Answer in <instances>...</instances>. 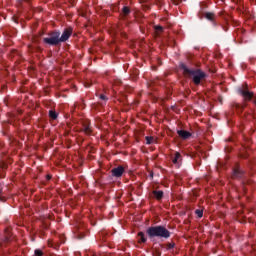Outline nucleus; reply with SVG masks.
I'll use <instances>...</instances> for the list:
<instances>
[{
  "mask_svg": "<svg viewBox=\"0 0 256 256\" xmlns=\"http://www.w3.org/2000/svg\"><path fill=\"white\" fill-rule=\"evenodd\" d=\"M147 234L149 235V237H164V239H169L171 235V233H169V230L162 226L148 228Z\"/></svg>",
  "mask_w": 256,
  "mask_h": 256,
  "instance_id": "nucleus-1",
  "label": "nucleus"
},
{
  "mask_svg": "<svg viewBox=\"0 0 256 256\" xmlns=\"http://www.w3.org/2000/svg\"><path fill=\"white\" fill-rule=\"evenodd\" d=\"M184 73L192 77L195 85H199L202 79H205V73L201 72V70H189L187 67H184Z\"/></svg>",
  "mask_w": 256,
  "mask_h": 256,
  "instance_id": "nucleus-2",
  "label": "nucleus"
},
{
  "mask_svg": "<svg viewBox=\"0 0 256 256\" xmlns=\"http://www.w3.org/2000/svg\"><path fill=\"white\" fill-rule=\"evenodd\" d=\"M59 32H54L48 37L44 38V43H47L48 45H58V43H61L59 37H60Z\"/></svg>",
  "mask_w": 256,
  "mask_h": 256,
  "instance_id": "nucleus-3",
  "label": "nucleus"
},
{
  "mask_svg": "<svg viewBox=\"0 0 256 256\" xmlns=\"http://www.w3.org/2000/svg\"><path fill=\"white\" fill-rule=\"evenodd\" d=\"M71 33H73V29L71 28L65 29L61 37H59L60 43L67 41V39L71 37Z\"/></svg>",
  "mask_w": 256,
  "mask_h": 256,
  "instance_id": "nucleus-4",
  "label": "nucleus"
},
{
  "mask_svg": "<svg viewBox=\"0 0 256 256\" xmlns=\"http://www.w3.org/2000/svg\"><path fill=\"white\" fill-rule=\"evenodd\" d=\"M125 172V168L123 166H118L117 168L112 169V175L114 177H121L123 173Z\"/></svg>",
  "mask_w": 256,
  "mask_h": 256,
  "instance_id": "nucleus-5",
  "label": "nucleus"
},
{
  "mask_svg": "<svg viewBox=\"0 0 256 256\" xmlns=\"http://www.w3.org/2000/svg\"><path fill=\"white\" fill-rule=\"evenodd\" d=\"M240 93L246 101H249L253 97V93L249 92L248 90H242Z\"/></svg>",
  "mask_w": 256,
  "mask_h": 256,
  "instance_id": "nucleus-6",
  "label": "nucleus"
},
{
  "mask_svg": "<svg viewBox=\"0 0 256 256\" xmlns=\"http://www.w3.org/2000/svg\"><path fill=\"white\" fill-rule=\"evenodd\" d=\"M179 137H182V139H189L191 137V133L185 130H178Z\"/></svg>",
  "mask_w": 256,
  "mask_h": 256,
  "instance_id": "nucleus-7",
  "label": "nucleus"
},
{
  "mask_svg": "<svg viewBox=\"0 0 256 256\" xmlns=\"http://www.w3.org/2000/svg\"><path fill=\"white\" fill-rule=\"evenodd\" d=\"M205 17L208 19V21H215V14L211 12H207L205 14Z\"/></svg>",
  "mask_w": 256,
  "mask_h": 256,
  "instance_id": "nucleus-8",
  "label": "nucleus"
},
{
  "mask_svg": "<svg viewBox=\"0 0 256 256\" xmlns=\"http://www.w3.org/2000/svg\"><path fill=\"white\" fill-rule=\"evenodd\" d=\"M139 237V243H145V241H147V239H145V234H143V232H140L138 234Z\"/></svg>",
  "mask_w": 256,
  "mask_h": 256,
  "instance_id": "nucleus-9",
  "label": "nucleus"
},
{
  "mask_svg": "<svg viewBox=\"0 0 256 256\" xmlns=\"http://www.w3.org/2000/svg\"><path fill=\"white\" fill-rule=\"evenodd\" d=\"M153 193L156 199H161L163 197V191H154Z\"/></svg>",
  "mask_w": 256,
  "mask_h": 256,
  "instance_id": "nucleus-10",
  "label": "nucleus"
},
{
  "mask_svg": "<svg viewBox=\"0 0 256 256\" xmlns=\"http://www.w3.org/2000/svg\"><path fill=\"white\" fill-rule=\"evenodd\" d=\"M179 159H181V154L179 152H176L173 163H179Z\"/></svg>",
  "mask_w": 256,
  "mask_h": 256,
  "instance_id": "nucleus-11",
  "label": "nucleus"
},
{
  "mask_svg": "<svg viewBox=\"0 0 256 256\" xmlns=\"http://www.w3.org/2000/svg\"><path fill=\"white\" fill-rule=\"evenodd\" d=\"M49 115H50L51 119H57V112L56 111L50 110Z\"/></svg>",
  "mask_w": 256,
  "mask_h": 256,
  "instance_id": "nucleus-12",
  "label": "nucleus"
},
{
  "mask_svg": "<svg viewBox=\"0 0 256 256\" xmlns=\"http://www.w3.org/2000/svg\"><path fill=\"white\" fill-rule=\"evenodd\" d=\"M84 133H86V135H91V127L85 126L84 127Z\"/></svg>",
  "mask_w": 256,
  "mask_h": 256,
  "instance_id": "nucleus-13",
  "label": "nucleus"
},
{
  "mask_svg": "<svg viewBox=\"0 0 256 256\" xmlns=\"http://www.w3.org/2000/svg\"><path fill=\"white\" fill-rule=\"evenodd\" d=\"M153 141H154V138H153V137H151V136H147V137H146V143H147L148 145H151V143H153Z\"/></svg>",
  "mask_w": 256,
  "mask_h": 256,
  "instance_id": "nucleus-14",
  "label": "nucleus"
},
{
  "mask_svg": "<svg viewBox=\"0 0 256 256\" xmlns=\"http://www.w3.org/2000/svg\"><path fill=\"white\" fill-rule=\"evenodd\" d=\"M195 214H196L199 218H201V217H203V210L197 209V210H195Z\"/></svg>",
  "mask_w": 256,
  "mask_h": 256,
  "instance_id": "nucleus-15",
  "label": "nucleus"
},
{
  "mask_svg": "<svg viewBox=\"0 0 256 256\" xmlns=\"http://www.w3.org/2000/svg\"><path fill=\"white\" fill-rule=\"evenodd\" d=\"M122 11H123L124 15H129V13H130L129 7H124Z\"/></svg>",
  "mask_w": 256,
  "mask_h": 256,
  "instance_id": "nucleus-16",
  "label": "nucleus"
},
{
  "mask_svg": "<svg viewBox=\"0 0 256 256\" xmlns=\"http://www.w3.org/2000/svg\"><path fill=\"white\" fill-rule=\"evenodd\" d=\"M35 255H36V256H43V251H41V250H35Z\"/></svg>",
  "mask_w": 256,
  "mask_h": 256,
  "instance_id": "nucleus-17",
  "label": "nucleus"
},
{
  "mask_svg": "<svg viewBox=\"0 0 256 256\" xmlns=\"http://www.w3.org/2000/svg\"><path fill=\"white\" fill-rule=\"evenodd\" d=\"M156 31H163V27L161 26H155Z\"/></svg>",
  "mask_w": 256,
  "mask_h": 256,
  "instance_id": "nucleus-18",
  "label": "nucleus"
},
{
  "mask_svg": "<svg viewBox=\"0 0 256 256\" xmlns=\"http://www.w3.org/2000/svg\"><path fill=\"white\" fill-rule=\"evenodd\" d=\"M100 99H102L103 101H105V99H107V98L105 97V95L101 94V95H100Z\"/></svg>",
  "mask_w": 256,
  "mask_h": 256,
  "instance_id": "nucleus-19",
  "label": "nucleus"
},
{
  "mask_svg": "<svg viewBox=\"0 0 256 256\" xmlns=\"http://www.w3.org/2000/svg\"><path fill=\"white\" fill-rule=\"evenodd\" d=\"M47 179H48V180L51 179V176L48 175V176H47Z\"/></svg>",
  "mask_w": 256,
  "mask_h": 256,
  "instance_id": "nucleus-20",
  "label": "nucleus"
},
{
  "mask_svg": "<svg viewBox=\"0 0 256 256\" xmlns=\"http://www.w3.org/2000/svg\"><path fill=\"white\" fill-rule=\"evenodd\" d=\"M0 167H5V164H3V165H0Z\"/></svg>",
  "mask_w": 256,
  "mask_h": 256,
  "instance_id": "nucleus-21",
  "label": "nucleus"
},
{
  "mask_svg": "<svg viewBox=\"0 0 256 256\" xmlns=\"http://www.w3.org/2000/svg\"><path fill=\"white\" fill-rule=\"evenodd\" d=\"M170 247H173V245H170Z\"/></svg>",
  "mask_w": 256,
  "mask_h": 256,
  "instance_id": "nucleus-22",
  "label": "nucleus"
},
{
  "mask_svg": "<svg viewBox=\"0 0 256 256\" xmlns=\"http://www.w3.org/2000/svg\"><path fill=\"white\" fill-rule=\"evenodd\" d=\"M170 247H173V245H170Z\"/></svg>",
  "mask_w": 256,
  "mask_h": 256,
  "instance_id": "nucleus-23",
  "label": "nucleus"
}]
</instances>
